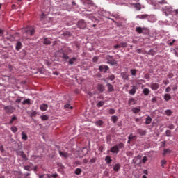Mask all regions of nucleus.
I'll use <instances>...</instances> for the list:
<instances>
[{"instance_id": "nucleus-40", "label": "nucleus", "mask_w": 178, "mask_h": 178, "mask_svg": "<svg viewBox=\"0 0 178 178\" xmlns=\"http://www.w3.org/2000/svg\"><path fill=\"white\" fill-rule=\"evenodd\" d=\"M108 113H110V115H115V111L113 108H110L108 110Z\"/></svg>"}, {"instance_id": "nucleus-27", "label": "nucleus", "mask_w": 178, "mask_h": 178, "mask_svg": "<svg viewBox=\"0 0 178 178\" xmlns=\"http://www.w3.org/2000/svg\"><path fill=\"white\" fill-rule=\"evenodd\" d=\"M65 54H67V55H69V54H72V52H73V51L72 50V49L67 47L65 49Z\"/></svg>"}, {"instance_id": "nucleus-24", "label": "nucleus", "mask_w": 178, "mask_h": 178, "mask_svg": "<svg viewBox=\"0 0 178 178\" xmlns=\"http://www.w3.org/2000/svg\"><path fill=\"white\" fill-rule=\"evenodd\" d=\"M59 154L60 155V156H62L63 158H67V156H69V155L67 154V152H63L62 151H59Z\"/></svg>"}, {"instance_id": "nucleus-56", "label": "nucleus", "mask_w": 178, "mask_h": 178, "mask_svg": "<svg viewBox=\"0 0 178 178\" xmlns=\"http://www.w3.org/2000/svg\"><path fill=\"white\" fill-rule=\"evenodd\" d=\"M172 91V88H170V87H167L165 88V92H170Z\"/></svg>"}, {"instance_id": "nucleus-19", "label": "nucleus", "mask_w": 178, "mask_h": 178, "mask_svg": "<svg viewBox=\"0 0 178 178\" xmlns=\"http://www.w3.org/2000/svg\"><path fill=\"white\" fill-rule=\"evenodd\" d=\"M22 105H31L30 99H26L22 102Z\"/></svg>"}, {"instance_id": "nucleus-22", "label": "nucleus", "mask_w": 178, "mask_h": 178, "mask_svg": "<svg viewBox=\"0 0 178 178\" xmlns=\"http://www.w3.org/2000/svg\"><path fill=\"white\" fill-rule=\"evenodd\" d=\"M77 60V58L73 57L69 60V65H74V62Z\"/></svg>"}, {"instance_id": "nucleus-32", "label": "nucleus", "mask_w": 178, "mask_h": 178, "mask_svg": "<svg viewBox=\"0 0 178 178\" xmlns=\"http://www.w3.org/2000/svg\"><path fill=\"white\" fill-rule=\"evenodd\" d=\"M115 146L117 147V148H118V149H122V148L124 147V144L120 143L119 144L115 145Z\"/></svg>"}, {"instance_id": "nucleus-38", "label": "nucleus", "mask_w": 178, "mask_h": 178, "mask_svg": "<svg viewBox=\"0 0 178 178\" xmlns=\"http://www.w3.org/2000/svg\"><path fill=\"white\" fill-rule=\"evenodd\" d=\"M105 104V102H104V101H100L98 102L97 104V106L99 108H101V106H104V104Z\"/></svg>"}, {"instance_id": "nucleus-64", "label": "nucleus", "mask_w": 178, "mask_h": 178, "mask_svg": "<svg viewBox=\"0 0 178 178\" xmlns=\"http://www.w3.org/2000/svg\"><path fill=\"white\" fill-rule=\"evenodd\" d=\"M93 62H97L98 61V57H94L92 58Z\"/></svg>"}, {"instance_id": "nucleus-7", "label": "nucleus", "mask_w": 178, "mask_h": 178, "mask_svg": "<svg viewBox=\"0 0 178 178\" xmlns=\"http://www.w3.org/2000/svg\"><path fill=\"white\" fill-rule=\"evenodd\" d=\"M23 47V44L20 41H17V43L15 44V49L16 51H19Z\"/></svg>"}, {"instance_id": "nucleus-55", "label": "nucleus", "mask_w": 178, "mask_h": 178, "mask_svg": "<svg viewBox=\"0 0 178 178\" xmlns=\"http://www.w3.org/2000/svg\"><path fill=\"white\" fill-rule=\"evenodd\" d=\"M90 162L91 163H95V162H97V158H92L90 159Z\"/></svg>"}, {"instance_id": "nucleus-13", "label": "nucleus", "mask_w": 178, "mask_h": 178, "mask_svg": "<svg viewBox=\"0 0 178 178\" xmlns=\"http://www.w3.org/2000/svg\"><path fill=\"white\" fill-rule=\"evenodd\" d=\"M18 154L20 156H22V159H24V161L29 160V159H27V156H26V154H24V152L21 151V152H19Z\"/></svg>"}, {"instance_id": "nucleus-8", "label": "nucleus", "mask_w": 178, "mask_h": 178, "mask_svg": "<svg viewBox=\"0 0 178 178\" xmlns=\"http://www.w3.org/2000/svg\"><path fill=\"white\" fill-rule=\"evenodd\" d=\"M111 152L113 154H119V148L118 146H116V145L111 147Z\"/></svg>"}, {"instance_id": "nucleus-3", "label": "nucleus", "mask_w": 178, "mask_h": 178, "mask_svg": "<svg viewBox=\"0 0 178 178\" xmlns=\"http://www.w3.org/2000/svg\"><path fill=\"white\" fill-rule=\"evenodd\" d=\"M77 26L79 29H84L87 27V23L83 19H81L78 22Z\"/></svg>"}, {"instance_id": "nucleus-23", "label": "nucleus", "mask_w": 178, "mask_h": 178, "mask_svg": "<svg viewBox=\"0 0 178 178\" xmlns=\"http://www.w3.org/2000/svg\"><path fill=\"white\" fill-rule=\"evenodd\" d=\"M134 8H136V10H141V4L140 3H133Z\"/></svg>"}, {"instance_id": "nucleus-12", "label": "nucleus", "mask_w": 178, "mask_h": 178, "mask_svg": "<svg viewBox=\"0 0 178 178\" xmlns=\"http://www.w3.org/2000/svg\"><path fill=\"white\" fill-rule=\"evenodd\" d=\"M144 30H145V28H141L140 26L136 28V33H138V34H143Z\"/></svg>"}, {"instance_id": "nucleus-50", "label": "nucleus", "mask_w": 178, "mask_h": 178, "mask_svg": "<svg viewBox=\"0 0 178 178\" xmlns=\"http://www.w3.org/2000/svg\"><path fill=\"white\" fill-rule=\"evenodd\" d=\"M63 59H69V56H67V54H66L65 53H63Z\"/></svg>"}, {"instance_id": "nucleus-57", "label": "nucleus", "mask_w": 178, "mask_h": 178, "mask_svg": "<svg viewBox=\"0 0 178 178\" xmlns=\"http://www.w3.org/2000/svg\"><path fill=\"white\" fill-rule=\"evenodd\" d=\"M16 119H17L16 116H13V117L11 118V120H10V124L13 123V121H14V120H16Z\"/></svg>"}, {"instance_id": "nucleus-49", "label": "nucleus", "mask_w": 178, "mask_h": 178, "mask_svg": "<svg viewBox=\"0 0 178 178\" xmlns=\"http://www.w3.org/2000/svg\"><path fill=\"white\" fill-rule=\"evenodd\" d=\"M24 169L25 170H27L28 172H30V170H31V168L29 165L24 166Z\"/></svg>"}, {"instance_id": "nucleus-25", "label": "nucleus", "mask_w": 178, "mask_h": 178, "mask_svg": "<svg viewBox=\"0 0 178 178\" xmlns=\"http://www.w3.org/2000/svg\"><path fill=\"white\" fill-rule=\"evenodd\" d=\"M119 169H120V164H119V163L115 164L113 168V170L115 172H119Z\"/></svg>"}, {"instance_id": "nucleus-46", "label": "nucleus", "mask_w": 178, "mask_h": 178, "mask_svg": "<svg viewBox=\"0 0 178 178\" xmlns=\"http://www.w3.org/2000/svg\"><path fill=\"white\" fill-rule=\"evenodd\" d=\"M165 115H167V116H170V115H172V111L166 110L165 111Z\"/></svg>"}, {"instance_id": "nucleus-45", "label": "nucleus", "mask_w": 178, "mask_h": 178, "mask_svg": "<svg viewBox=\"0 0 178 178\" xmlns=\"http://www.w3.org/2000/svg\"><path fill=\"white\" fill-rule=\"evenodd\" d=\"M41 119L43 121L48 120V115H42Z\"/></svg>"}, {"instance_id": "nucleus-2", "label": "nucleus", "mask_w": 178, "mask_h": 178, "mask_svg": "<svg viewBox=\"0 0 178 178\" xmlns=\"http://www.w3.org/2000/svg\"><path fill=\"white\" fill-rule=\"evenodd\" d=\"M148 87H150L151 90L153 91H156L159 88V83H156V82H152L150 84L147 83V84Z\"/></svg>"}, {"instance_id": "nucleus-35", "label": "nucleus", "mask_w": 178, "mask_h": 178, "mask_svg": "<svg viewBox=\"0 0 178 178\" xmlns=\"http://www.w3.org/2000/svg\"><path fill=\"white\" fill-rule=\"evenodd\" d=\"M165 136L167 137H172V131H170V130H167L165 131Z\"/></svg>"}, {"instance_id": "nucleus-52", "label": "nucleus", "mask_w": 178, "mask_h": 178, "mask_svg": "<svg viewBox=\"0 0 178 178\" xmlns=\"http://www.w3.org/2000/svg\"><path fill=\"white\" fill-rule=\"evenodd\" d=\"M109 80H111V81H113V79H115V75L111 74L108 76Z\"/></svg>"}, {"instance_id": "nucleus-39", "label": "nucleus", "mask_w": 178, "mask_h": 178, "mask_svg": "<svg viewBox=\"0 0 178 178\" xmlns=\"http://www.w3.org/2000/svg\"><path fill=\"white\" fill-rule=\"evenodd\" d=\"M165 165H166V161L165 160H161V168H165Z\"/></svg>"}, {"instance_id": "nucleus-9", "label": "nucleus", "mask_w": 178, "mask_h": 178, "mask_svg": "<svg viewBox=\"0 0 178 178\" xmlns=\"http://www.w3.org/2000/svg\"><path fill=\"white\" fill-rule=\"evenodd\" d=\"M106 87L108 88V90L109 92H113L115 91V88H113V85L111 83H107Z\"/></svg>"}, {"instance_id": "nucleus-61", "label": "nucleus", "mask_w": 178, "mask_h": 178, "mask_svg": "<svg viewBox=\"0 0 178 178\" xmlns=\"http://www.w3.org/2000/svg\"><path fill=\"white\" fill-rule=\"evenodd\" d=\"M15 102H16L17 104H20V102H22V99H21V98L17 99L15 100Z\"/></svg>"}, {"instance_id": "nucleus-42", "label": "nucleus", "mask_w": 178, "mask_h": 178, "mask_svg": "<svg viewBox=\"0 0 178 178\" xmlns=\"http://www.w3.org/2000/svg\"><path fill=\"white\" fill-rule=\"evenodd\" d=\"M81 173V169L76 168L75 170V175H80Z\"/></svg>"}, {"instance_id": "nucleus-5", "label": "nucleus", "mask_w": 178, "mask_h": 178, "mask_svg": "<svg viewBox=\"0 0 178 178\" xmlns=\"http://www.w3.org/2000/svg\"><path fill=\"white\" fill-rule=\"evenodd\" d=\"M99 72H103V73H106L109 70V67L108 65H100L99 67Z\"/></svg>"}, {"instance_id": "nucleus-18", "label": "nucleus", "mask_w": 178, "mask_h": 178, "mask_svg": "<svg viewBox=\"0 0 178 178\" xmlns=\"http://www.w3.org/2000/svg\"><path fill=\"white\" fill-rule=\"evenodd\" d=\"M149 92H151V91H149V89L147 88H144L143 90V93L146 96L149 95Z\"/></svg>"}, {"instance_id": "nucleus-10", "label": "nucleus", "mask_w": 178, "mask_h": 178, "mask_svg": "<svg viewBox=\"0 0 178 178\" xmlns=\"http://www.w3.org/2000/svg\"><path fill=\"white\" fill-rule=\"evenodd\" d=\"M97 90L99 91V92H102L103 91H105V87L102 84H98Z\"/></svg>"}, {"instance_id": "nucleus-31", "label": "nucleus", "mask_w": 178, "mask_h": 178, "mask_svg": "<svg viewBox=\"0 0 178 178\" xmlns=\"http://www.w3.org/2000/svg\"><path fill=\"white\" fill-rule=\"evenodd\" d=\"M171 151L169 149H164V152L163 153V156L168 155V154H170Z\"/></svg>"}, {"instance_id": "nucleus-28", "label": "nucleus", "mask_w": 178, "mask_h": 178, "mask_svg": "<svg viewBox=\"0 0 178 178\" xmlns=\"http://www.w3.org/2000/svg\"><path fill=\"white\" fill-rule=\"evenodd\" d=\"M43 44H44V45H49V44H51V40H49L48 38H45L44 40Z\"/></svg>"}, {"instance_id": "nucleus-6", "label": "nucleus", "mask_w": 178, "mask_h": 178, "mask_svg": "<svg viewBox=\"0 0 178 178\" xmlns=\"http://www.w3.org/2000/svg\"><path fill=\"white\" fill-rule=\"evenodd\" d=\"M163 12V13H165V16H169V15H170V13L172 12V8L165 7Z\"/></svg>"}, {"instance_id": "nucleus-62", "label": "nucleus", "mask_w": 178, "mask_h": 178, "mask_svg": "<svg viewBox=\"0 0 178 178\" xmlns=\"http://www.w3.org/2000/svg\"><path fill=\"white\" fill-rule=\"evenodd\" d=\"M133 102H134V99H133V98L129 99V104H133Z\"/></svg>"}, {"instance_id": "nucleus-44", "label": "nucleus", "mask_w": 178, "mask_h": 178, "mask_svg": "<svg viewBox=\"0 0 178 178\" xmlns=\"http://www.w3.org/2000/svg\"><path fill=\"white\" fill-rule=\"evenodd\" d=\"M109 63H111V65H116L118 63L116 62V60H115L114 59H112L111 60L108 61Z\"/></svg>"}, {"instance_id": "nucleus-53", "label": "nucleus", "mask_w": 178, "mask_h": 178, "mask_svg": "<svg viewBox=\"0 0 178 178\" xmlns=\"http://www.w3.org/2000/svg\"><path fill=\"white\" fill-rule=\"evenodd\" d=\"M37 115V111H33L31 114L30 116L31 118H33Z\"/></svg>"}, {"instance_id": "nucleus-58", "label": "nucleus", "mask_w": 178, "mask_h": 178, "mask_svg": "<svg viewBox=\"0 0 178 178\" xmlns=\"http://www.w3.org/2000/svg\"><path fill=\"white\" fill-rule=\"evenodd\" d=\"M118 48H122L121 44H117L114 46V49H118Z\"/></svg>"}, {"instance_id": "nucleus-36", "label": "nucleus", "mask_w": 178, "mask_h": 178, "mask_svg": "<svg viewBox=\"0 0 178 178\" xmlns=\"http://www.w3.org/2000/svg\"><path fill=\"white\" fill-rule=\"evenodd\" d=\"M130 72L131 73V74L133 76H136V74H137V70L131 69V70H130Z\"/></svg>"}, {"instance_id": "nucleus-37", "label": "nucleus", "mask_w": 178, "mask_h": 178, "mask_svg": "<svg viewBox=\"0 0 178 178\" xmlns=\"http://www.w3.org/2000/svg\"><path fill=\"white\" fill-rule=\"evenodd\" d=\"M47 177L56 178L58 177V174H52V175L47 174Z\"/></svg>"}, {"instance_id": "nucleus-26", "label": "nucleus", "mask_w": 178, "mask_h": 178, "mask_svg": "<svg viewBox=\"0 0 178 178\" xmlns=\"http://www.w3.org/2000/svg\"><path fill=\"white\" fill-rule=\"evenodd\" d=\"M130 95H134L136 94V86H133V88L129 90Z\"/></svg>"}, {"instance_id": "nucleus-41", "label": "nucleus", "mask_w": 178, "mask_h": 178, "mask_svg": "<svg viewBox=\"0 0 178 178\" xmlns=\"http://www.w3.org/2000/svg\"><path fill=\"white\" fill-rule=\"evenodd\" d=\"M11 131H13V133H17V128L16 127H11Z\"/></svg>"}, {"instance_id": "nucleus-15", "label": "nucleus", "mask_w": 178, "mask_h": 178, "mask_svg": "<svg viewBox=\"0 0 178 178\" xmlns=\"http://www.w3.org/2000/svg\"><path fill=\"white\" fill-rule=\"evenodd\" d=\"M147 17H148V15L144 14V15H137V16L136 17V19H147Z\"/></svg>"}, {"instance_id": "nucleus-47", "label": "nucleus", "mask_w": 178, "mask_h": 178, "mask_svg": "<svg viewBox=\"0 0 178 178\" xmlns=\"http://www.w3.org/2000/svg\"><path fill=\"white\" fill-rule=\"evenodd\" d=\"M148 161V158H147V156H145L142 159V163H145Z\"/></svg>"}, {"instance_id": "nucleus-43", "label": "nucleus", "mask_w": 178, "mask_h": 178, "mask_svg": "<svg viewBox=\"0 0 178 178\" xmlns=\"http://www.w3.org/2000/svg\"><path fill=\"white\" fill-rule=\"evenodd\" d=\"M64 107L65 109H73V106H70V104H65Z\"/></svg>"}, {"instance_id": "nucleus-11", "label": "nucleus", "mask_w": 178, "mask_h": 178, "mask_svg": "<svg viewBox=\"0 0 178 178\" xmlns=\"http://www.w3.org/2000/svg\"><path fill=\"white\" fill-rule=\"evenodd\" d=\"M40 111L45 112L48 109V105L46 104H42L40 107Z\"/></svg>"}, {"instance_id": "nucleus-29", "label": "nucleus", "mask_w": 178, "mask_h": 178, "mask_svg": "<svg viewBox=\"0 0 178 178\" xmlns=\"http://www.w3.org/2000/svg\"><path fill=\"white\" fill-rule=\"evenodd\" d=\"M111 120L113 123H116L118 122V116L116 115L111 116Z\"/></svg>"}, {"instance_id": "nucleus-54", "label": "nucleus", "mask_w": 178, "mask_h": 178, "mask_svg": "<svg viewBox=\"0 0 178 178\" xmlns=\"http://www.w3.org/2000/svg\"><path fill=\"white\" fill-rule=\"evenodd\" d=\"M174 76L173 73H169L167 76L168 79H173Z\"/></svg>"}, {"instance_id": "nucleus-48", "label": "nucleus", "mask_w": 178, "mask_h": 178, "mask_svg": "<svg viewBox=\"0 0 178 178\" xmlns=\"http://www.w3.org/2000/svg\"><path fill=\"white\" fill-rule=\"evenodd\" d=\"M121 47H122V48H126V47H127V43L124 42H122L120 43Z\"/></svg>"}, {"instance_id": "nucleus-33", "label": "nucleus", "mask_w": 178, "mask_h": 178, "mask_svg": "<svg viewBox=\"0 0 178 178\" xmlns=\"http://www.w3.org/2000/svg\"><path fill=\"white\" fill-rule=\"evenodd\" d=\"M122 74V79H124V80H129V76L127 75V73L124 72Z\"/></svg>"}, {"instance_id": "nucleus-4", "label": "nucleus", "mask_w": 178, "mask_h": 178, "mask_svg": "<svg viewBox=\"0 0 178 178\" xmlns=\"http://www.w3.org/2000/svg\"><path fill=\"white\" fill-rule=\"evenodd\" d=\"M4 111H6V113H13L15 108L12 106H6L4 107Z\"/></svg>"}, {"instance_id": "nucleus-34", "label": "nucleus", "mask_w": 178, "mask_h": 178, "mask_svg": "<svg viewBox=\"0 0 178 178\" xmlns=\"http://www.w3.org/2000/svg\"><path fill=\"white\" fill-rule=\"evenodd\" d=\"M141 110L138 108H132V112L134 113H138V112H140Z\"/></svg>"}, {"instance_id": "nucleus-21", "label": "nucleus", "mask_w": 178, "mask_h": 178, "mask_svg": "<svg viewBox=\"0 0 178 178\" xmlns=\"http://www.w3.org/2000/svg\"><path fill=\"white\" fill-rule=\"evenodd\" d=\"M22 140H23V141H27L29 136H27V134H26L24 132L22 133Z\"/></svg>"}, {"instance_id": "nucleus-59", "label": "nucleus", "mask_w": 178, "mask_h": 178, "mask_svg": "<svg viewBox=\"0 0 178 178\" xmlns=\"http://www.w3.org/2000/svg\"><path fill=\"white\" fill-rule=\"evenodd\" d=\"M163 83L165 86H168V84H169V80H164V81H163Z\"/></svg>"}, {"instance_id": "nucleus-63", "label": "nucleus", "mask_w": 178, "mask_h": 178, "mask_svg": "<svg viewBox=\"0 0 178 178\" xmlns=\"http://www.w3.org/2000/svg\"><path fill=\"white\" fill-rule=\"evenodd\" d=\"M152 102H154V103L156 102V97H154L152 99Z\"/></svg>"}, {"instance_id": "nucleus-60", "label": "nucleus", "mask_w": 178, "mask_h": 178, "mask_svg": "<svg viewBox=\"0 0 178 178\" xmlns=\"http://www.w3.org/2000/svg\"><path fill=\"white\" fill-rule=\"evenodd\" d=\"M172 90H173V91H177V85H175V86L172 87Z\"/></svg>"}, {"instance_id": "nucleus-30", "label": "nucleus", "mask_w": 178, "mask_h": 178, "mask_svg": "<svg viewBox=\"0 0 178 178\" xmlns=\"http://www.w3.org/2000/svg\"><path fill=\"white\" fill-rule=\"evenodd\" d=\"M105 161L106 163H111L112 162V159H111V156H106Z\"/></svg>"}, {"instance_id": "nucleus-20", "label": "nucleus", "mask_w": 178, "mask_h": 178, "mask_svg": "<svg viewBox=\"0 0 178 178\" xmlns=\"http://www.w3.org/2000/svg\"><path fill=\"white\" fill-rule=\"evenodd\" d=\"M147 55H152V56H154V55H156V50L155 49H151L147 52Z\"/></svg>"}, {"instance_id": "nucleus-14", "label": "nucleus", "mask_w": 178, "mask_h": 178, "mask_svg": "<svg viewBox=\"0 0 178 178\" xmlns=\"http://www.w3.org/2000/svg\"><path fill=\"white\" fill-rule=\"evenodd\" d=\"M137 133L138 134H140V136H145L147 134V131L141 129H137Z\"/></svg>"}, {"instance_id": "nucleus-51", "label": "nucleus", "mask_w": 178, "mask_h": 178, "mask_svg": "<svg viewBox=\"0 0 178 178\" xmlns=\"http://www.w3.org/2000/svg\"><path fill=\"white\" fill-rule=\"evenodd\" d=\"M134 138H136V136H133V134H131L129 137H128V140H133Z\"/></svg>"}, {"instance_id": "nucleus-16", "label": "nucleus", "mask_w": 178, "mask_h": 178, "mask_svg": "<svg viewBox=\"0 0 178 178\" xmlns=\"http://www.w3.org/2000/svg\"><path fill=\"white\" fill-rule=\"evenodd\" d=\"M170 99H172V96H170V95L168 93L164 95V100L166 101V102L170 101Z\"/></svg>"}, {"instance_id": "nucleus-1", "label": "nucleus", "mask_w": 178, "mask_h": 178, "mask_svg": "<svg viewBox=\"0 0 178 178\" xmlns=\"http://www.w3.org/2000/svg\"><path fill=\"white\" fill-rule=\"evenodd\" d=\"M35 33V29L33 26L28 27L24 29V35H30L31 37Z\"/></svg>"}, {"instance_id": "nucleus-17", "label": "nucleus", "mask_w": 178, "mask_h": 178, "mask_svg": "<svg viewBox=\"0 0 178 178\" xmlns=\"http://www.w3.org/2000/svg\"><path fill=\"white\" fill-rule=\"evenodd\" d=\"M152 122V118L149 115H148L146 118L145 124H151Z\"/></svg>"}]
</instances>
